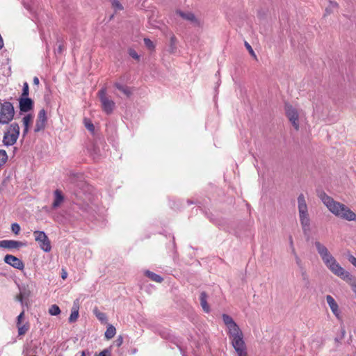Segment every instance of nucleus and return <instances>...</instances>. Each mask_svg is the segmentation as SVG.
Returning a JSON list of instances; mask_svg holds the SVG:
<instances>
[{"label":"nucleus","mask_w":356,"mask_h":356,"mask_svg":"<svg viewBox=\"0 0 356 356\" xmlns=\"http://www.w3.org/2000/svg\"><path fill=\"white\" fill-rule=\"evenodd\" d=\"M222 318L227 327V334L236 356H248L247 347L243 340V334L238 325L230 316L226 314H223Z\"/></svg>","instance_id":"nucleus-1"},{"label":"nucleus","mask_w":356,"mask_h":356,"mask_svg":"<svg viewBox=\"0 0 356 356\" xmlns=\"http://www.w3.org/2000/svg\"><path fill=\"white\" fill-rule=\"evenodd\" d=\"M222 318L227 327V334L236 356H248L247 347L243 340V334L238 325L230 316L226 314H223Z\"/></svg>","instance_id":"nucleus-2"},{"label":"nucleus","mask_w":356,"mask_h":356,"mask_svg":"<svg viewBox=\"0 0 356 356\" xmlns=\"http://www.w3.org/2000/svg\"><path fill=\"white\" fill-rule=\"evenodd\" d=\"M314 246L325 266L335 275L348 279L350 275L337 262L327 248L320 241H315Z\"/></svg>","instance_id":"nucleus-3"},{"label":"nucleus","mask_w":356,"mask_h":356,"mask_svg":"<svg viewBox=\"0 0 356 356\" xmlns=\"http://www.w3.org/2000/svg\"><path fill=\"white\" fill-rule=\"evenodd\" d=\"M318 197L328 210L336 216L348 221H356V214L345 204L334 200L325 192H321Z\"/></svg>","instance_id":"nucleus-4"},{"label":"nucleus","mask_w":356,"mask_h":356,"mask_svg":"<svg viewBox=\"0 0 356 356\" xmlns=\"http://www.w3.org/2000/svg\"><path fill=\"white\" fill-rule=\"evenodd\" d=\"M298 208L302 229L304 234H306L310 230V218L308 214L305 197L303 194L299 195L298 197Z\"/></svg>","instance_id":"nucleus-5"},{"label":"nucleus","mask_w":356,"mask_h":356,"mask_svg":"<svg viewBox=\"0 0 356 356\" xmlns=\"http://www.w3.org/2000/svg\"><path fill=\"white\" fill-rule=\"evenodd\" d=\"M14 115V106L10 102H4L0 104V124H8L13 119Z\"/></svg>","instance_id":"nucleus-6"},{"label":"nucleus","mask_w":356,"mask_h":356,"mask_svg":"<svg viewBox=\"0 0 356 356\" xmlns=\"http://www.w3.org/2000/svg\"><path fill=\"white\" fill-rule=\"evenodd\" d=\"M19 135V127L17 123L13 122L10 124L8 130L4 133L3 143L6 146L14 145Z\"/></svg>","instance_id":"nucleus-7"},{"label":"nucleus","mask_w":356,"mask_h":356,"mask_svg":"<svg viewBox=\"0 0 356 356\" xmlns=\"http://www.w3.org/2000/svg\"><path fill=\"white\" fill-rule=\"evenodd\" d=\"M82 185V188H78L74 192V195L79 200H81L83 204L88 206L89 204L92 203L93 201V195L91 193L92 188L90 186L85 184H83Z\"/></svg>","instance_id":"nucleus-8"},{"label":"nucleus","mask_w":356,"mask_h":356,"mask_svg":"<svg viewBox=\"0 0 356 356\" xmlns=\"http://www.w3.org/2000/svg\"><path fill=\"white\" fill-rule=\"evenodd\" d=\"M98 96L102 104V110L106 114H111L115 108V102L107 96L106 88H102L98 92Z\"/></svg>","instance_id":"nucleus-9"},{"label":"nucleus","mask_w":356,"mask_h":356,"mask_svg":"<svg viewBox=\"0 0 356 356\" xmlns=\"http://www.w3.org/2000/svg\"><path fill=\"white\" fill-rule=\"evenodd\" d=\"M35 240L38 243L40 248L44 252H49L51 250V242L42 231H35L33 232Z\"/></svg>","instance_id":"nucleus-10"},{"label":"nucleus","mask_w":356,"mask_h":356,"mask_svg":"<svg viewBox=\"0 0 356 356\" xmlns=\"http://www.w3.org/2000/svg\"><path fill=\"white\" fill-rule=\"evenodd\" d=\"M176 14L184 19L190 22L193 26L202 27L203 25L202 21L191 12H183L178 10L176 11Z\"/></svg>","instance_id":"nucleus-11"},{"label":"nucleus","mask_w":356,"mask_h":356,"mask_svg":"<svg viewBox=\"0 0 356 356\" xmlns=\"http://www.w3.org/2000/svg\"><path fill=\"white\" fill-rule=\"evenodd\" d=\"M286 114L296 130L299 129L298 113L292 106L286 105Z\"/></svg>","instance_id":"nucleus-12"},{"label":"nucleus","mask_w":356,"mask_h":356,"mask_svg":"<svg viewBox=\"0 0 356 356\" xmlns=\"http://www.w3.org/2000/svg\"><path fill=\"white\" fill-rule=\"evenodd\" d=\"M47 121V114L44 109H41L38 115L37 120L35 122L34 131L39 132L45 128Z\"/></svg>","instance_id":"nucleus-13"},{"label":"nucleus","mask_w":356,"mask_h":356,"mask_svg":"<svg viewBox=\"0 0 356 356\" xmlns=\"http://www.w3.org/2000/svg\"><path fill=\"white\" fill-rule=\"evenodd\" d=\"M4 261L19 270H22L24 267V263L21 259L11 254H6L4 257Z\"/></svg>","instance_id":"nucleus-14"},{"label":"nucleus","mask_w":356,"mask_h":356,"mask_svg":"<svg viewBox=\"0 0 356 356\" xmlns=\"http://www.w3.org/2000/svg\"><path fill=\"white\" fill-rule=\"evenodd\" d=\"M19 109L22 112H28L33 108V101L29 97L19 99Z\"/></svg>","instance_id":"nucleus-15"},{"label":"nucleus","mask_w":356,"mask_h":356,"mask_svg":"<svg viewBox=\"0 0 356 356\" xmlns=\"http://www.w3.org/2000/svg\"><path fill=\"white\" fill-rule=\"evenodd\" d=\"M65 201V196L63 193V192L59 190L56 189L54 192V201L51 204L52 209H57L61 206V204Z\"/></svg>","instance_id":"nucleus-16"},{"label":"nucleus","mask_w":356,"mask_h":356,"mask_svg":"<svg viewBox=\"0 0 356 356\" xmlns=\"http://www.w3.org/2000/svg\"><path fill=\"white\" fill-rule=\"evenodd\" d=\"M326 301L329 307H330V309L332 310V313L338 319H339L340 311L339 309L338 304L337 303L334 298L330 295H327L326 296Z\"/></svg>","instance_id":"nucleus-17"},{"label":"nucleus","mask_w":356,"mask_h":356,"mask_svg":"<svg viewBox=\"0 0 356 356\" xmlns=\"http://www.w3.org/2000/svg\"><path fill=\"white\" fill-rule=\"evenodd\" d=\"M25 244L21 241L13 240L0 241V247L3 248L13 249L24 246Z\"/></svg>","instance_id":"nucleus-18"},{"label":"nucleus","mask_w":356,"mask_h":356,"mask_svg":"<svg viewBox=\"0 0 356 356\" xmlns=\"http://www.w3.org/2000/svg\"><path fill=\"white\" fill-rule=\"evenodd\" d=\"M79 300L76 299L74 301V303H73V305L72 307L71 314L69 317L70 323L75 322L77 320V318H79Z\"/></svg>","instance_id":"nucleus-19"},{"label":"nucleus","mask_w":356,"mask_h":356,"mask_svg":"<svg viewBox=\"0 0 356 356\" xmlns=\"http://www.w3.org/2000/svg\"><path fill=\"white\" fill-rule=\"evenodd\" d=\"M33 116L31 114L25 115L22 118V123L24 126L23 136H24L28 132L30 125L32 124Z\"/></svg>","instance_id":"nucleus-20"},{"label":"nucleus","mask_w":356,"mask_h":356,"mask_svg":"<svg viewBox=\"0 0 356 356\" xmlns=\"http://www.w3.org/2000/svg\"><path fill=\"white\" fill-rule=\"evenodd\" d=\"M207 297L206 292L203 291L200 293V300L202 309L205 312L209 313L210 312V307L207 303Z\"/></svg>","instance_id":"nucleus-21"},{"label":"nucleus","mask_w":356,"mask_h":356,"mask_svg":"<svg viewBox=\"0 0 356 356\" xmlns=\"http://www.w3.org/2000/svg\"><path fill=\"white\" fill-rule=\"evenodd\" d=\"M114 86L127 97H129L131 95V91L128 86L118 82L115 83Z\"/></svg>","instance_id":"nucleus-22"},{"label":"nucleus","mask_w":356,"mask_h":356,"mask_svg":"<svg viewBox=\"0 0 356 356\" xmlns=\"http://www.w3.org/2000/svg\"><path fill=\"white\" fill-rule=\"evenodd\" d=\"M93 314L95 315L97 318L102 323H107V317L105 313L100 312L97 307L93 309Z\"/></svg>","instance_id":"nucleus-23"},{"label":"nucleus","mask_w":356,"mask_h":356,"mask_svg":"<svg viewBox=\"0 0 356 356\" xmlns=\"http://www.w3.org/2000/svg\"><path fill=\"white\" fill-rule=\"evenodd\" d=\"M145 275L147 277H148L151 280L158 283H161L163 280V277H161L160 275L149 270L145 271Z\"/></svg>","instance_id":"nucleus-24"},{"label":"nucleus","mask_w":356,"mask_h":356,"mask_svg":"<svg viewBox=\"0 0 356 356\" xmlns=\"http://www.w3.org/2000/svg\"><path fill=\"white\" fill-rule=\"evenodd\" d=\"M115 333H116V330H115V327L113 326L112 325H109L107 327V329L105 332V334H104L105 337L107 339H111L115 336Z\"/></svg>","instance_id":"nucleus-25"},{"label":"nucleus","mask_w":356,"mask_h":356,"mask_svg":"<svg viewBox=\"0 0 356 356\" xmlns=\"http://www.w3.org/2000/svg\"><path fill=\"white\" fill-rule=\"evenodd\" d=\"M339 5L335 1H329V5L325 8V14L330 15L334 12V10L337 9Z\"/></svg>","instance_id":"nucleus-26"},{"label":"nucleus","mask_w":356,"mask_h":356,"mask_svg":"<svg viewBox=\"0 0 356 356\" xmlns=\"http://www.w3.org/2000/svg\"><path fill=\"white\" fill-rule=\"evenodd\" d=\"M18 328V334L24 335L26 333V332L29 330V325L26 323L24 325H17Z\"/></svg>","instance_id":"nucleus-27"},{"label":"nucleus","mask_w":356,"mask_h":356,"mask_svg":"<svg viewBox=\"0 0 356 356\" xmlns=\"http://www.w3.org/2000/svg\"><path fill=\"white\" fill-rule=\"evenodd\" d=\"M49 313L51 316H57L60 313V309L58 305H52L49 309Z\"/></svg>","instance_id":"nucleus-28"},{"label":"nucleus","mask_w":356,"mask_h":356,"mask_svg":"<svg viewBox=\"0 0 356 356\" xmlns=\"http://www.w3.org/2000/svg\"><path fill=\"white\" fill-rule=\"evenodd\" d=\"M8 156L5 150L0 149V167L7 161Z\"/></svg>","instance_id":"nucleus-29"},{"label":"nucleus","mask_w":356,"mask_h":356,"mask_svg":"<svg viewBox=\"0 0 356 356\" xmlns=\"http://www.w3.org/2000/svg\"><path fill=\"white\" fill-rule=\"evenodd\" d=\"M112 7L117 10H123V6L120 2V0H111Z\"/></svg>","instance_id":"nucleus-30"},{"label":"nucleus","mask_w":356,"mask_h":356,"mask_svg":"<svg viewBox=\"0 0 356 356\" xmlns=\"http://www.w3.org/2000/svg\"><path fill=\"white\" fill-rule=\"evenodd\" d=\"M144 44L145 47L151 51H153L155 48L154 42L149 38L144 39Z\"/></svg>","instance_id":"nucleus-31"},{"label":"nucleus","mask_w":356,"mask_h":356,"mask_svg":"<svg viewBox=\"0 0 356 356\" xmlns=\"http://www.w3.org/2000/svg\"><path fill=\"white\" fill-rule=\"evenodd\" d=\"M29 88L27 82H24L23 84L22 93L20 97H29Z\"/></svg>","instance_id":"nucleus-32"},{"label":"nucleus","mask_w":356,"mask_h":356,"mask_svg":"<svg viewBox=\"0 0 356 356\" xmlns=\"http://www.w3.org/2000/svg\"><path fill=\"white\" fill-rule=\"evenodd\" d=\"M300 272L302 280L305 281V282L308 283V282H309V277H308V275H307V270H306L305 268H302V269H300Z\"/></svg>","instance_id":"nucleus-33"},{"label":"nucleus","mask_w":356,"mask_h":356,"mask_svg":"<svg viewBox=\"0 0 356 356\" xmlns=\"http://www.w3.org/2000/svg\"><path fill=\"white\" fill-rule=\"evenodd\" d=\"M295 260L298 267L299 268V270L305 268L304 264L301 259L298 257L297 254H295Z\"/></svg>","instance_id":"nucleus-34"},{"label":"nucleus","mask_w":356,"mask_h":356,"mask_svg":"<svg viewBox=\"0 0 356 356\" xmlns=\"http://www.w3.org/2000/svg\"><path fill=\"white\" fill-rule=\"evenodd\" d=\"M176 41H177L176 37L174 35H172L170 38L171 52H173L174 50L176 49V47H175Z\"/></svg>","instance_id":"nucleus-35"},{"label":"nucleus","mask_w":356,"mask_h":356,"mask_svg":"<svg viewBox=\"0 0 356 356\" xmlns=\"http://www.w3.org/2000/svg\"><path fill=\"white\" fill-rule=\"evenodd\" d=\"M11 229L13 233L18 234L20 231V226L16 222L13 223L11 225Z\"/></svg>","instance_id":"nucleus-36"},{"label":"nucleus","mask_w":356,"mask_h":356,"mask_svg":"<svg viewBox=\"0 0 356 356\" xmlns=\"http://www.w3.org/2000/svg\"><path fill=\"white\" fill-rule=\"evenodd\" d=\"M245 46L246 49H248V51H249V53L251 54V56H252L254 58H257V56H256L254 51L252 49L251 45L248 42H245Z\"/></svg>","instance_id":"nucleus-37"},{"label":"nucleus","mask_w":356,"mask_h":356,"mask_svg":"<svg viewBox=\"0 0 356 356\" xmlns=\"http://www.w3.org/2000/svg\"><path fill=\"white\" fill-rule=\"evenodd\" d=\"M85 126L91 132H93L94 130H95V127L93 125V124L90 122V121H87L86 120H85Z\"/></svg>","instance_id":"nucleus-38"},{"label":"nucleus","mask_w":356,"mask_h":356,"mask_svg":"<svg viewBox=\"0 0 356 356\" xmlns=\"http://www.w3.org/2000/svg\"><path fill=\"white\" fill-rule=\"evenodd\" d=\"M129 54L133 58H134L136 60H139L140 56L135 50L129 49Z\"/></svg>","instance_id":"nucleus-39"},{"label":"nucleus","mask_w":356,"mask_h":356,"mask_svg":"<svg viewBox=\"0 0 356 356\" xmlns=\"http://www.w3.org/2000/svg\"><path fill=\"white\" fill-rule=\"evenodd\" d=\"M30 291L29 290H26L25 289H20V295H22V297L24 298H27L29 296Z\"/></svg>","instance_id":"nucleus-40"},{"label":"nucleus","mask_w":356,"mask_h":356,"mask_svg":"<svg viewBox=\"0 0 356 356\" xmlns=\"http://www.w3.org/2000/svg\"><path fill=\"white\" fill-rule=\"evenodd\" d=\"M348 259L356 268V257L353 255H349Z\"/></svg>","instance_id":"nucleus-41"},{"label":"nucleus","mask_w":356,"mask_h":356,"mask_svg":"<svg viewBox=\"0 0 356 356\" xmlns=\"http://www.w3.org/2000/svg\"><path fill=\"white\" fill-rule=\"evenodd\" d=\"M348 259L356 268V257L353 255H349Z\"/></svg>","instance_id":"nucleus-42"},{"label":"nucleus","mask_w":356,"mask_h":356,"mask_svg":"<svg viewBox=\"0 0 356 356\" xmlns=\"http://www.w3.org/2000/svg\"><path fill=\"white\" fill-rule=\"evenodd\" d=\"M348 259L356 268V257L353 255H349Z\"/></svg>","instance_id":"nucleus-43"},{"label":"nucleus","mask_w":356,"mask_h":356,"mask_svg":"<svg viewBox=\"0 0 356 356\" xmlns=\"http://www.w3.org/2000/svg\"><path fill=\"white\" fill-rule=\"evenodd\" d=\"M24 311L23 310L19 314V315L17 316V325L21 324V322H22V318H24Z\"/></svg>","instance_id":"nucleus-44"},{"label":"nucleus","mask_w":356,"mask_h":356,"mask_svg":"<svg viewBox=\"0 0 356 356\" xmlns=\"http://www.w3.org/2000/svg\"><path fill=\"white\" fill-rule=\"evenodd\" d=\"M108 355H110V352L108 349H104L102 352H100L98 355H96V356H107Z\"/></svg>","instance_id":"nucleus-45"},{"label":"nucleus","mask_w":356,"mask_h":356,"mask_svg":"<svg viewBox=\"0 0 356 356\" xmlns=\"http://www.w3.org/2000/svg\"><path fill=\"white\" fill-rule=\"evenodd\" d=\"M63 45L62 44H59L56 49L55 50L56 53L61 54L63 51Z\"/></svg>","instance_id":"nucleus-46"},{"label":"nucleus","mask_w":356,"mask_h":356,"mask_svg":"<svg viewBox=\"0 0 356 356\" xmlns=\"http://www.w3.org/2000/svg\"><path fill=\"white\" fill-rule=\"evenodd\" d=\"M290 244L292 248V253L295 256V254H296V252L295 248L293 247V240H292L291 237H290Z\"/></svg>","instance_id":"nucleus-47"},{"label":"nucleus","mask_w":356,"mask_h":356,"mask_svg":"<svg viewBox=\"0 0 356 356\" xmlns=\"http://www.w3.org/2000/svg\"><path fill=\"white\" fill-rule=\"evenodd\" d=\"M122 341H123L122 337H119L116 340L117 346H121V344L122 343Z\"/></svg>","instance_id":"nucleus-48"},{"label":"nucleus","mask_w":356,"mask_h":356,"mask_svg":"<svg viewBox=\"0 0 356 356\" xmlns=\"http://www.w3.org/2000/svg\"><path fill=\"white\" fill-rule=\"evenodd\" d=\"M23 299L22 295H20V293L16 297V300L21 302V304H23Z\"/></svg>","instance_id":"nucleus-49"},{"label":"nucleus","mask_w":356,"mask_h":356,"mask_svg":"<svg viewBox=\"0 0 356 356\" xmlns=\"http://www.w3.org/2000/svg\"><path fill=\"white\" fill-rule=\"evenodd\" d=\"M33 83H34L35 85H38V84H39V83H40V82H39V79H38L37 76H35V77L33 78Z\"/></svg>","instance_id":"nucleus-50"},{"label":"nucleus","mask_w":356,"mask_h":356,"mask_svg":"<svg viewBox=\"0 0 356 356\" xmlns=\"http://www.w3.org/2000/svg\"><path fill=\"white\" fill-rule=\"evenodd\" d=\"M67 277V273L66 272H64L63 274H62V278L63 279H65Z\"/></svg>","instance_id":"nucleus-51"},{"label":"nucleus","mask_w":356,"mask_h":356,"mask_svg":"<svg viewBox=\"0 0 356 356\" xmlns=\"http://www.w3.org/2000/svg\"><path fill=\"white\" fill-rule=\"evenodd\" d=\"M81 356H86V353H85V351H83V352L81 353Z\"/></svg>","instance_id":"nucleus-52"},{"label":"nucleus","mask_w":356,"mask_h":356,"mask_svg":"<svg viewBox=\"0 0 356 356\" xmlns=\"http://www.w3.org/2000/svg\"><path fill=\"white\" fill-rule=\"evenodd\" d=\"M183 356H185L184 355H183Z\"/></svg>","instance_id":"nucleus-53"}]
</instances>
